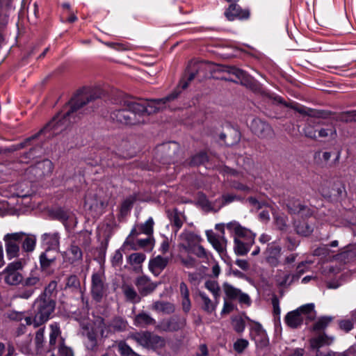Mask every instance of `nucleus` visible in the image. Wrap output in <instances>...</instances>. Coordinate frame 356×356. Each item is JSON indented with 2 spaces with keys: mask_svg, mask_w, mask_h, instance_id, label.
I'll list each match as a JSON object with an SVG mask.
<instances>
[{
  "mask_svg": "<svg viewBox=\"0 0 356 356\" xmlns=\"http://www.w3.org/2000/svg\"><path fill=\"white\" fill-rule=\"evenodd\" d=\"M181 87L178 84L176 88L168 95L161 99L147 100L145 103L148 115L156 113L165 108V104L176 99L181 93Z\"/></svg>",
  "mask_w": 356,
  "mask_h": 356,
  "instance_id": "obj_8",
  "label": "nucleus"
},
{
  "mask_svg": "<svg viewBox=\"0 0 356 356\" xmlns=\"http://www.w3.org/2000/svg\"><path fill=\"white\" fill-rule=\"evenodd\" d=\"M122 291L127 300L131 302H139L140 298L133 286L124 284L122 286Z\"/></svg>",
  "mask_w": 356,
  "mask_h": 356,
  "instance_id": "obj_37",
  "label": "nucleus"
},
{
  "mask_svg": "<svg viewBox=\"0 0 356 356\" xmlns=\"http://www.w3.org/2000/svg\"><path fill=\"white\" fill-rule=\"evenodd\" d=\"M118 346L119 352L123 355L129 356L133 353L131 348L124 341L119 342Z\"/></svg>",
  "mask_w": 356,
  "mask_h": 356,
  "instance_id": "obj_59",
  "label": "nucleus"
},
{
  "mask_svg": "<svg viewBox=\"0 0 356 356\" xmlns=\"http://www.w3.org/2000/svg\"><path fill=\"white\" fill-rule=\"evenodd\" d=\"M199 296L202 300V309L208 314H211L215 312L218 304V299H214V300L212 301L204 293L202 292H200Z\"/></svg>",
  "mask_w": 356,
  "mask_h": 356,
  "instance_id": "obj_31",
  "label": "nucleus"
},
{
  "mask_svg": "<svg viewBox=\"0 0 356 356\" xmlns=\"http://www.w3.org/2000/svg\"><path fill=\"white\" fill-rule=\"evenodd\" d=\"M223 289L226 296L230 299H236L240 295L241 291L229 284H224Z\"/></svg>",
  "mask_w": 356,
  "mask_h": 356,
  "instance_id": "obj_42",
  "label": "nucleus"
},
{
  "mask_svg": "<svg viewBox=\"0 0 356 356\" xmlns=\"http://www.w3.org/2000/svg\"><path fill=\"white\" fill-rule=\"evenodd\" d=\"M206 236L208 241L218 252L222 253L226 250L227 240L224 235L218 236L212 230H207Z\"/></svg>",
  "mask_w": 356,
  "mask_h": 356,
  "instance_id": "obj_22",
  "label": "nucleus"
},
{
  "mask_svg": "<svg viewBox=\"0 0 356 356\" xmlns=\"http://www.w3.org/2000/svg\"><path fill=\"white\" fill-rule=\"evenodd\" d=\"M315 316L316 312L314 310V305L313 303H309L289 312L286 315L284 320L289 327L291 328H297L302 325L305 318L312 321Z\"/></svg>",
  "mask_w": 356,
  "mask_h": 356,
  "instance_id": "obj_5",
  "label": "nucleus"
},
{
  "mask_svg": "<svg viewBox=\"0 0 356 356\" xmlns=\"http://www.w3.org/2000/svg\"><path fill=\"white\" fill-rule=\"evenodd\" d=\"M24 264L22 261H16L9 264L4 270V280L9 285H17L23 282V276L19 272Z\"/></svg>",
  "mask_w": 356,
  "mask_h": 356,
  "instance_id": "obj_9",
  "label": "nucleus"
},
{
  "mask_svg": "<svg viewBox=\"0 0 356 356\" xmlns=\"http://www.w3.org/2000/svg\"><path fill=\"white\" fill-rule=\"evenodd\" d=\"M251 131L261 138H273L275 136L273 128L260 119L252 120L250 124Z\"/></svg>",
  "mask_w": 356,
  "mask_h": 356,
  "instance_id": "obj_12",
  "label": "nucleus"
},
{
  "mask_svg": "<svg viewBox=\"0 0 356 356\" xmlns=\"http://www.w3.org/2000/svg\"><path fill=\"white\" fill-rule=\"evenodd\" d=\"M234 252L238 255H245L250 250L251 247L254 243L251 241L241 240L238 238H234Z\"/></svg>",
  "mask_w": 356,
  "mask_h": 356,
  "instance_id": "obj_27",
  "label": "nucleus"
},
{
  "mask_svg": "<svg viewBox=\"0 0 356 356\" xmlns=\"http://www.w3.org/2000/svg\"><path fill=\"white\" fill-rule=\"evenodd\" d=\"M80 286L79 278L76 275H70L68 277L66 282V286L72 289H76Z\"/></svg>",
  "mask_w": 356,
  "mask_h": 356,
  "instance_id": "obj_55",
  "label": "nucleus"
},
{
  "mask_svg": "<svg viewBox=\"0 0 356 356\" xmlns=\"http://www.w3.org/2000/svg\"><path fill=\"white\" fill-rule=\"evenodd\" d=\"M254 340L257 346H260L261 348L267 346L268 343V340L267 339L266 336L263 331L260 332L257 336L254 337Z\"/></svg>",
  "mask_w": 356,
  "mask_h": 356,
  "instance_id": "obj_53",
  "label": "nucleus"
},
{
  "mask_svg": "<svg viewBox=\"0 0 356 356\" xmlns=\"http://www.w3.org/2000/svg\"><path fill=\"white\" fill-rule=\"evenodd\" d=\"M270 98L272 99L273 103L281 104L284 105L286 107H290L296 111L297 112H298L300 114L302 115L303 116H308L316 119H327L329 118L332 113L330 111H328L316 110L310 108H307L303 106H298L292 103H287L280 96H270Z\"/></svg>",
  "mask_w": 356,
  "mask_h": 356,
  "instance_id": "obj_7",
  "label": "nucleus"
},
{
  "mask_svg": "<svg viewBox=\"0 0 356 356\" xmlns=\"http://www.w3.org/2000/svg\"><path fill=\"white\" fill-rule=\"evenodd\" d=\"M177 150H178L177 145L175 143H172L168 145H163L161 147V152L165 153L167 156L172 159Z\"/></svg>",
  "mask_w": 356,
  "mask_h": 356,
  "instance_id": "obj_45",
  "label": "nucleus"
},
{
  "mask_svg": "<svg viewBox=\"0 0 356 356\" xmlns=\"http://www.w3.org/2000/svg\"><path fill=\"white\" fill-rule=\"evenodd\" d=\"M230 186L232 188L248 193L251 191L252 187L248 184H243L237 181H231Z\"/></svg>",
  "mask_w": 356,
  "mask_h": 356,
  "instance_id": "obj_52",
  "label": "nucleus"
},
{
  "mask_svg": "<svg viewBox=\"0 0 356 356\" xmlns=\"http://www.w3.org/2000/svg\"><path fill=\"white\" fill-rule=\"evenodd\" d=\"M165 346V340L161 337L158 335L152 334L150 333V337H149L148 341V348H162Z\"/></svg>",
  "mask_w": 356,
  "mask_h": 356,
  "instance_id": "obj_38",
  "label": "nucleus"
},
{
  "mask_svg": "<svg viewBox=\"0 0 356 356\" xmlns=\"http://www.w3.org/2000/svg\"><path fill=\"white\" fill-rule=\"evenodd\" d=\"M207 155L204 152H200L193 156L191 160V165H199L204 163L207 161Z\"/></svg>",
  "mask_w": 356,
  "mask_h": 356,
  "instance_id": "obj_48",
  "label": "nucleus"
},
{
  "mask_svg": "<svg viewBox=\"0 0 356 356\" xmlns=\"http://www.w3.org/2000/svg\"><path fill=\"white\" fill-rule=\"evenodd\" d=\"M179 238L181 240L180 247L186 252L191 251L194 246L198 245L202 241L200 236L190 231L183 232L180 234Z\"/></svg>",
  "mask_w": 356,
  "mask_h": 356,
  "instance_id": "obj_20",
  "label": "nucleus"
},
{
  "mask_svg": "<svg viewBox=\"0 0 356 356\" xmlns=\"http://www.w3.org/2000/svg\"><path fill=\"white\" fill-rule=\"evenodd\" d=\"M149 337H150V332H135L129 336V339L134 340L140 346L145 348H148Z\"/></svg>",
  "mask_w": 356,
  "mask_h": 356,
  "instance_id": "obj_33",
  "label": "nucleus"
},
{
  "mask_svg": "<svg viewBox=\"0 0 356 356\" xmlns=\"http://www.w3.org/2000/svg\"><path fill=\"white\" fill-rule=\"evenodd\" d=\"M285 204L289 213L291 214H301L302 216L311 214L309 209L299 200L293 197L288 198Z\"/></svg>",
  "mask_w": 356,
  "mask_h": 356,
  "instance_id": "obj_21",
  "label": "nucleus"
},
{
  "mask_svg": "<svg viewBox=\"0 0 356 356\" xmlns=\"http://www.w3.org/2000/svg\"><path fill=\"white\" fill-rule=\"evenodd\" d=\"M145 259V255L143 253H133L128 257V262L130 265L136 267L140 266Z\"/></svg>",
  "mask_w": 356,
  "mask_h": 356,
  "instance_id": "obj_39",
  "label": "nucleus"
},
{
  "mask_svg": "<svg viewBox=\"0 0 356 356\" xmlns=\"http://www.w3.org/2000/svg\"><path fill=\"white\" fill-rule=\"evenodd\" d=\"M331 317L323 316L321 317L316 323L314 325V330H321L325 329L332 321Z\"/></svg>",
  "mask_w": 356,
  "mask_h": 356,
  "instance_id": "obj_47",
  "label": "nucleus"
},
{
  "mask_svg": "<svg viewBox=\"0 0 356 356\" xmlns=\"http://www.w3.org/2000/svg\"><path fill=\"white\" fill-rule=\"evenodd\" d=\"M208 77L205 76L204 68H187L182 75L179 85L182 90H185L188 88L190 82L195 78L201 81Z\"/></svg>",
  "mask_w": 356,
  "mask_h": 356,
  "instance_id": "obj_13",
  "label": "nucleus"
},
{
  "mask_svg": "<svg viewBox=\"0 0 356 356\" xmlns=\"http://www.w3.org/2000/svg\"><path fill=\"white\" fill-rule=\"evenodd\" d=\"M281 250L280 246L275 243L269 244L265 251L266 261L273 266H277L280 262Z\"/></svg>",
  "mask_w": 356,
  "mask_h": 356,
  "instance_id": "obj_24",
  "label": "nucleus"
},
{
  "mask_svg": "<svg viewBox=\"0 0 356 356\" xmlns=\"http://www.w3.org/2000/svg\"><path fill=\"white\" fill-rule=\"evenodd\" d=\"M58 251L47 248L45 251L40 254L39 257L40 269L43 272H49L53 267L58 257Z\"/></svg>",
  "mask_w": 356,
  "mask_h": 356,
  "instance_id": "obj_17",
  "label": "nucleus"
},
{
  "mask_svg": "<svg viewBox=\"0 0 356 356\" xmlns=\"http://www.w3.org/2000/svg\"><path fill=\"white\" fill-rule=\"evenodd\" d=\"M135 284L142 296H147L153 292L157 286V284L151 281L147 276L138 277L136 281Z\"/></svg>",
  "mask_w": 356,
  "mask_h": 356,
  "instance_id": "obj_23",
  "label": "nucleus"
},
{
  "mask_svg": "<svg viewBox=\"0 0 356 356\" xmlns=\"http://www.w3.org/2000/svg\"><path fill=\"white\" fill-rule=\"evenodd\" d=\"M168 258L158 255L149 261V269L155 275H158L167 266Z\"/></svg>",
  "mask_w": 356,
  "mask_h": 356,
  "instance_id": "obj_26",
  "label": "nucleus"
},
{
  "mask_svg": "<svg viewBox=\"0 0 356 356\" xmlns=\"http://www.w3.org/2000/svg\"><path fill=\"white\" fill-rule=\"evenodd\" d=\"M207 65H214L215 67H230L229 65H225L222 64H214L213 63H209L208 60L203 59L200 57H195L188 60V65L186 67H203Z\"/></svg>",
  "mask_w": 356,
  "mask_h": 356,
  "instance_id": "obj_36",
  "label": "nucleus"
},
{
  "mask_svg": "<svg viewBox=\"0 0 356 356\" xmlns=\"http://www.w3.org/2000/svg\"><path fill=\"white\" fill-rule=\"evenodd\" d=\"M228 73L233 76L232 77H225V80L240 83L246 87L253 86V79L248 76L243 70L240 68H229Z\"/></svg>",
  "mask_w": 356,
  "mask_h": 356,
  "instance_id": "obj_19",
  "label": "nucleus"
},
{
  "mask_svg": "<svg viewBox=\"0 0 356 356\" xmlns=\"http://www.w3.org/2000/svg\"><path fill=\"white\" fill-rule=\"evenodd\" d=\"M135 201V198L132 196L129 197L122 204L121 206V212L127 213L131 208L134 202Z\"/></svg>",
  "mask_w": 356,
  "mask_h": 356,
  "instance_id": "obj_58",
  "label": "nucleus"
},
{
  "mask_svg": "<svg viewBox=\"0 0 356 356\" xmlns=\"http://www.w3.org/2000/svg\"><path fill=\"white\" fill-rule=\"evenodd\" d=\"M152 309L157 312L170 314L175 312V306L169 302L156 301L152 306Z\"/></svg>",
  "mask_w": 356,
  "mask_h": 356,
  "instance_id": "obj_32",
  "label": "nucleus"
},
{
  "mask_svg": "<svg viewBox=\"0 0 356 356\" xmlns=\"http://www.w3.org/2000/svg\"><path fill=\"white\" fill-rule=\"evenodd\" d=\"M122 261V254L120 250H116L112 257V264L114 266H118Z\"/></svg>",
  "mask_w": 356,
  "mask_h": 356,
  "instance_id": "obj_62",
  "label": "nucleus"
},
{
  "mask_svg": "<svg viewBox=\"0 0 356 356\" xmlns=\"http://www.w3.org/2000/svg\"><path fill=\"white\" fill-rule=\"evenodd\" d=\"M106 325L104 320L98 317L97 318L92 325L87 326L85 328L84 334L87 337L86 341V348L92 351H96L97 349V337L101 335L102 337L106 336L105 334Z\"/></svg>",
  "mask_w": 356,
  "mask_h": 356,
  "instance_id": "obj_6",
  "label": "nucleus"
},
{
  "mask_svg": "<svg viewBox=\"0 0 356 356\" xmlns=\"http://www.w3.org/2000/svg\"><path fill=\"white\" fill-rule=\"evenodd\" d=\"M122 108L115 109L111 113L110 118L113 121L120 124L135 125L145 122L144 117L148 116V111L145 104L131 102L122 99L117 100Z\"/></svg>",
  "mask_w": 356,
  "mask_h": 356,
  "instance_id": "obj_2",
  "label": "nucleus"
},
{
  "mask_svg": "<svg viewBox=\"0 0 356 356\" xmlns=\"http://www.w3.org/2000/svg\"><path fill=\"white\" fill-rule=\"evenodd\" d=\"M330 250L327 245L319 247L314 250L313 254L315 256H327Z\"/></svg>",
  "mask_w": 356,
  "mask_h": 356,
  "instance_id": "obj_64",
  "label": "nucleus"
},
{
  "mask_svg": "<svg viewBox=\"0 0 356 356\" xmlns=\"http://www.w3.org/2000/svg\"><path fill=\"white\" fill-rule=\"evenodd\" d=\"M66 256L70 262L74 263L82 259V252L79 246L72 244L66 252Z\"/></svg>",
  "mask_w": 356,
  "mask_h": 356,
  "instance_id": "obj_35",
  "label": "nucleus"
},
{
  "mask_svg": "<svg viewBox=\"0 0 356 356\" xmlns=\"http://www.w3.org/2000/svg\"><path fill=\"white\" fill-rule=\"evenodd\" d=\"M44 327L40 328L36 334L35 337V342L37 348H40L42 346L44 342Z\"/></svg>",
  "mask_w": 356,
  "mask_h": 356,
  "instance_id": "obj_54",
  "label": "nucleus"
},
{
  "mask_svg": "<svg viewBox=\"0 0 356 356\" xmlns=\"http://www.w3.org/2000/svg\"><path fill=\"white\" fill-rule=\"evenodd\" d=\"M296 230L298 234L308 236L313 232V227L307 222H302L296 225Z\"/></svg>",
  "mask_w": 356,
  "mask_h": 356,
  "instance_id": "obj_43",
  "label": "nucleus"
},
{
  "mask_svg": "<svg viewBox=\"0 0 356 356\" xmlns=\"http://www.w3.org/2000/svg\"><path fill=\"white\" fill-rule=\"evenodd\" d=\"M205 287L212 293L214 299H219L220 290L218 284L216 281L208 280L204 284Z\"/></svg>",
  "mask_w": 356,
  "mask_h": 356,
  "instance_id": "obj_41",
  "label": "nucleus"
},
{
  "mask_svg": "<svg viewBox=\"0 0 356 356\" xmlns=\"http://www.w3.org/2000/svg\"><path fill=\"white\" fill-rule=\"evenodd\" d=\"M303 133L305 136L313 140L328 137L334 139L337 136V129L333 123L326 124L322 121L313 122L308 120L303 129Z\"/></svg>",
  "mask_w": 356,
  "mask_h": 356,
  "instance_id": "obj_3",
  "label": "nucleus"
},
{
  "mask_svg": "<svg viewBox=\"0 0 356 356\" xmlns=\"http://www.w3.org/2000/svg\"><path fill=\"white\" fill-rule=\"evenodd\" d=\"M334 341L333 337H329L325 334H321L310 340V346L314 349H319L324 346H329Z\"/></svg>",
  "mask_w": 356,
  "mask_h": 356,
  "instance_id": "obj_29",
  "label": "nucleus"
},
{
  "mask_svg": "<svg viewBox=\"0 0 356 356\" xmlns=\"http://www.w3.org/2000/svg\"><path fill=\"white\" fill-rule=\"evenodd\" d=\"M155 320L145 312L137 314L134 318V324L137 326H147L155 324Z\"/></svg>",
  "mask_w": 356,
  "mask_h": 356,
  "instance_id": "obj_34",
  "label": "nucleus"
},
{
  "mask_svg": "<svg viewBox=\"0 0 356 356\" xmlns=\"http://www.w3.org/2000/svg\"><path fill=\"white\" fill-rule=\"evenodd\" d=\"M100 95L101 92L99 90H79L68 102L67 106H70V109L67 111L65 113L58 114L38 134L27 138L25 143L38 138V136L42 133L51 131L53 135L58 134L71 123L75 122L74 114L76 112L83 108L90 102L100 97Z\"/></svg>",
  "mask_w": 356,
  "mask_h": 356,
  "instance_id": "obj_1",
  "label": "nucleus"
},
{
  "mask_svg": "<svg viewBox=\"0 0 356 356\" xmlns=\"http://www.w3.org/2000/svg\"><path fill=\"white\" fill-rule=\"evenodd\" d=\"M56 302L43 296H40L33 304V323L37 327L47 321L54 311Z\"/></svg>",
  "mask_w": 356,
  "mask_h": 356,
  "instance_id": "obj_4",
  "label": "nucleus"
},
{
  "mask_svg": "<svg viewBox=\"0 0 356 356\" xmlns=\"http://www.w3.org/2000/svg\"><path fill=\"white\" fill-rule=\"evenodd\" d=\"M58 355L59 356H74V353L70 348L62 343L58 348Z\"/></svg>",
  "mask_w": 356,
  "mask_h": 356,
  "instance_id": "obj_60",
  "label": "nucleus"
},
{
  "mask_svg": "<svg viewBox=\"0 0 356 356\" xmlns=\"http://www.w3.org/2000/svg\"><path fill=\"white\" fill-rule=\"evenodd\" d=\"M319 191L324 197L337 200L341 195L343 187L339 182L327 181L321 184Z\"/></svg>",
  "mask_w": 356,
  "mask_h": 356,
  "instance_id": "obj_11",
  "label": "nucleus"
},
{
  "mask_svg": "<svg viewBox=\"0 0 356 356\" xmlns=\"http://www.w3.org/2000/svg\"><path fill=\"white\" fill-rule=\"evenodd\" d=\"M274 222H275L276 227L280 230H285L286 229V228L287 227L286 216L276 214L274 216Z\"/></svg>",
  "mask_w": 356,
  "mask_h": 356,
  "instance_id": "obj_49",
  "label": "nucleus"
},
{
  "mask_svg": "<svg viewBox=\"0 0 356 356\" xmlns=\"http://www.w3.org/2000/svg\"><path fill=\"white\" fill-rule=\"evenodd\" d=\"M104 44L108 47H110L113 49L117 51H127L131 49V45L129 43H122V42H104Z\"/></svg>",
  "mask_w": 356,
  "mask_h": 356,
  "instance_id": "obj_46",
  "label": "nucleus"
},
{
  "mask_svg": "<svg viewBox=\"0 0 356 356\" xmlns=\"http://www.w3.org/2000/svg\"><path fill=\"white\" fill-rule=\"evenodd\" d=\"M60 236L58 233H46L42 236V243L47 245V248L57 250L59 247Z\"/></svg>",
  "mask_w": 356,
  "mask_h": 356,
  "instance_id": "obj_30",
  "label": "nucleus"
},
{
  "mask_svg": "<svg viewBox=\"0 0 356 356\" xmlns=\"http://www.w3.org/2000/svg\"><path fill=\"white\" fill-rule=\"evenodd\" d=\"M53 164L49 160H43L35 165L30 168L29 170L38 177H42L51 173Z\"/></svg>",
  "mask_w": 356,
  "mask_h": 356,
  "instance_id": "obj_25",
  "label": "nucleus"
},
{
  "mask_svg": "<svg viewBox=\"0 0 356 356\" xmlns=\"http://www.w3.org/2000/svg\"><path fill=\"white\" fill-rule=\"evenodd\" d=\"M299 279V275H291L279 270L276 275V282L280 286H289L293 282Z\"/></svg>",
  "mask_w": 356,
  "mask_h": 356,
  "instance_id": "obj_28",
  "label": "nucleus"
},
{
  "mask_svg": "<svg viewBox=\"0 0 356 356\" xmlns=\"http://www.w3.org/2000/svg\"><path fill=\"white\" fill-rule=\"evenodd\" d=\"M188 252H192L200 258L207 257V252L205 249L200 245H196L192 248V250H191V251H188Z\"/></svg>",
  "mask_w": 356,
  "mask_h": 356,
  "instance_id": "obj_56",
  "label": "nucleus"
},
{
  "mask_svg": "<svg viewBox=\"0 0 356 356\" xmlns=\"http://www.w3.org/2000/svg\"><path fill=\"white\" fill-rule=\"evenodd\" d=\"M186 320L180 317H172L163 320L156 326V329L161 332H175L184 327Z\"/></svg>",
  "mask_w": 356,
  "mask_h": 356,
  "instance_id": "obj_16",
  "label": "nucleus"
},
{
  "mask_svg": "<svg viewBox=\"0 0 356 356\" xmlns=\"http://www.w3.org/2000/svg\"><path fill=\"white\" fill-rule=\"evenodd\" d=\"M249 342L244 339H239L234 342L233 346L234 349L238 353H242L244 350L248 346Z\"/></svg>",
  "mask_w": 356,
  "mask_h": 356,
  "instance_id": "obj_50",
  "label": "nucleus"
},
{
  "mask_svg": "<svg viewBox=\"0 0 356 356\" xmlns=\"http://www.w3.org/2000/svg\"><path fill=\"white\" fill-rule=\"evenodd\" d=\"M226 227L234 234V238L245 241H251L252 243H254L255 234L250 229L242 227L238 222L232 221L228 222L226 224Z\"/></svg>",
  "mask_w": 356,
  "mask_h": 356,
  "instance_id": "obj_15",
  "label": "nucleus"
},
{
  "mask_svg": "<svg viewBox=\"0 0 356 356\" xmlns=\"http://www.w3.org/2000/svg\"><path fill=\"white\" fill-rule=\"evenodd\" d=\"M299 245V242L291 237H287L286 248L289 251L294 250Z\"/></svg>",
  "mask_w": 356,
  "mask_h": 356,
  "instance_id": "obj_63",
  "label": "nucleus"
},
{
  "mask_svg": "<svg viewBox=\"0 0 356 356\" xmlns=\"http://www.w3.org/2000/svg\"><path fill=\"white\" fill-rule=\"evenodd\" d=\"M153 219L149 218L145 223L141 225L140 229L144 234L151 235L153 233Z\"/></svg>",
  "mask_w": 356,
  "mask_h": 356,
  "instance_id": "obj_51",
  "label": "nucleus"
},
{
  "mask_svg": "<svg viewBox=\"0 0 356 356\" xmlns=\"http://www.w3.org/2000/svg\"><path fill=\"white\" fill-rule=\"evenodd\" d=\"M24 235L25 234L23 232H16L8 234L4 236L6 254L9 259L18 257L19 252V243Z\"/></svg>",
  "mask_w": 356,
  "mask_h": 356,
  "instance_id": "obj_10",
  "label": "nucleus"
},
{
  "mask_svg": "<svg viewBox=\"0 0 356 356\" xmlns=\"http://www.w3.org/2000/svg\"><path fill=\"white\" fill-rule=\"evenodd\" d=\"M106 291L103 277L99 274L92 276L91 293L94 300L101 301Z\"/></svg>",
  "mask_w": 356,
  "mask_h": 356,
  "instance_id": "obj_18",
  "label": "nucleus"
},
{
  "mask_svg": "<svg viewBox=\"0 0 356 356\" xmlns=\"http://www.w3.org/2000/svg\"><path fill=\"white\" fill-rule=\"evenodd\" d=\"M40 283V278L37 276H30L24 280L23 284L26 286H36Z\"/></svg>",
  "mask_w": 356,
  "mask_h": 356,
  "instance_id": "obj_61",
  "label": "nucleus"
},
{
  "mask_svg": "<svg viewBox=\"0 0 356 356\" xmlns=\"http://www.w3.org/2000/svg\"><path fill=\"white\" fill-rule=\"evenodd\" d=\"M51 332L49 334V345L54 346L56 343L57 338L60 334V328L56 323L50 325Z\"/></svg>",
  "mask_w": 356,
  "mask_h": 356,
  "instance_id": "obj_44",
  "label": "nucleus"
},
{
  "mask_svg": "<svg viewBox=\"0 0 356 356\" xmlns=\"http://www.w3.org/2000/svg\"><path fill=\"white\" fill-rule=\"evenodd\" d=\"M36 238L35 236H27L23 241L22 248L25 252H33L35 248Z\"/></svg>",
  "mask_w": 356,
  "mask_h": 356,
  "instance_id": "obj_40",
  "label": "nucleus"
},
{
  "mask_svg": "<svg viewBox=\"0 0 356 356\" xmlns=\"http://www.w3.org/2000/svg\"><path fill=\"white\" fill-rule=\"evenodd\" d=\"M336 120L346 123L354 122L351 111L344 112L339 114L336 118Z\"/></svg>",
  "mask_w": 356,
  "mask_h": 356,
  "instance_id": "obj_57",
  "label": "nucleus"
},
{
  "mask_svg": "<svg viewBox=\"0 0 356 356\" xmlns=\"http://www.w3.org/2000/svg\"><path fill=\"white\" fill-rule=\"evenodd\" d=\"M224 15L228 21L247 20L250 18V12L249 9H243L237 3H231L225 9Z\"/></svg>",
  "mask_w": 356,
  "mask_h": 356,
  "instance_id": "obj_14",
  "label": "nucleus"
}]
</instances>
